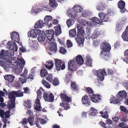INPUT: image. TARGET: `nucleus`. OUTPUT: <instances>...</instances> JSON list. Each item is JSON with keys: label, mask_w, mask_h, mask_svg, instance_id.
Instances as JSON below:
<instances>
[{"label": "nucleus", "mask_w": 128, "mask_h": 128, "mask_svg": "<svg viewBox=\"0 0 128 128\" xmlns=\"http://www.w3.org/2000/svg\"><path fill=\"white\" fill-rule=\"evenodd\" d=\"M68 70H70L72 73L74 71L76 70L79 67L78 64L73 60H70L68 63Z\"/></svg>", "instance_id": "f257e3e1"}, {"label": "nucleus", "mask_w": 128, "mask_h": 128, "mask_svg": "<svg viewBox=\"0 0 128 128\" xmlns=\"http://www.w3.org/2000/svg\"><path fill=\"white\" fill-rule=\"evenodd\" d=\"M96 75L98 78L101 81H102L104 79V76L106 75V73L105 70H99L96 72Z\"/></svg>", "instance_id": "f03ea898"}, {"label": "nucleus", "mask_w": 128, "mask_h": 128, "mask_svg": "<svg viewBox=\"0 0 128 128\" xmlns=\"http://www.w3.org/2000/svg\"><path fill=\"white\" fill-rule=\"evenodd\" d=\"M46 37L49 40L48 42L49 43L51 42L52 41H54L55 40L54 39V31L52 29H50L46 30Z\"/></svg>", "instance_id": "7ed1b4c3"}, {"label": "nucleus", "mask_w": 128, "mask_h": 128, "mask_svg": "<svg viewBox=\"0 0 128 128\" xmlns=\"http://www.w3.org/2000/svg\"><path fill=\"white\" fill-rule=\"evenodd\" d=\"M76 28L77 30L76 37L83 38L84 36L85 32L83 28L80 25H77Z\"/></svg>", "instance_id": "20e7f679"}, {"label": "nucleus", "mask_w": 128, "mask_h": 128, "mask_svg": "<svg viewBox=\"0 0 128 128\" xmlns=\"http://www.w3.org/2000/svg\"><path fill=\"white\" fill-rule=\"evenodd\" d=\"M54 42L55 41H52L50 43L51 44V45L50 46V51L48 52V54L50 55L55 53L57 50V44Z\"/></svg>", "instance_id": "39448f33"}, {"label": "nucleus", "mask_w": 128, "mask_h": 128, "mask_svg": "<svg viewBox=\"0 0 128 128\" xmlns=\"http://www.w3.org/2000/svg\"><path fill=\"white\" fill-rule=\"evenodd\" d=\"M62 102L68 103L72 102V100L70 97H68L66 94L61 93L60 95Z\"/></svg>", "instance_id": "423d86ee"}, {"label": "nucleus", "mask_w": 128, "mask_h": 128, "mask_svg": "<svg viewBox=\"0 0 128 128\" xmlns=\"http://www.w3.org/2000/svg\"><path fill=\"white\" fill-rule=\"evenodd\" d=\"M15 91L10 92L8 95L9 100L8 104H15L16 96Z\"/></svg>", "instance_id": "0eeeda50"}, {"label": "nucleus", "mask_w": 128, "mask_h": 128, "mask_svg": "<svg viewBox=\"0 0 128 128\" xmlns=\"http://www.w3.org/2000/svg\"><path fill=\"white\" fill-rule=\"evenodd\" d=\"M40 30L38 29H35L34 30H31L28 32V36L29 37L36 38L37 37V35L40 33Z\"/></svg>", "instance_id": "6e6552de"}, {"label": "nucleus", "mask_w": 128, "mask_h": 128, "mask_svg": "<svg viewBox=\"0 0 128 128\" xmlns=\"http://www.w3.org/2000/svg\"><path fill=\"white\" fill-rule=\"evenodd\" d=\"M43 98L45 101L53 102L54 100V96L53 94L50 93L49 94L46 92L44 94Z\"/></svg>", "instance_id": "1a4fd4ad"}, {"label": "nucleus", "mask_w": 128, "mask_h": 128, "mask_svg": "<svg viewBox=\"0 0 128 128\" xmlns=\"http://www.w3.org/2000/svg\"><path fill=\"white\" fill-rule=\"evenodd\" d=\"M125 2L122 0H120L118 3V7L120 9V12L122 13H124L126 10L125 7Z\"/></svg>", "instance_id": "9d476101"}, {"label": "nucleus", "mask_w": 128, "mask_h": 128, "mask_svg": "<svg viewBox=\"0 0 128 128\" xmlns=\"http://www.w3.org/2000/svg\"><path fill=\"white\" fill-rule=\"evenodd\" d=\"M101 48L102 50L101 53H102V51L106 52L109 51L111 49V47L110 44L107 42H103L102 43L101 46Z\"/></svg>", "instance_id": "9b49d317"}, {"label": "nucleus", "mask_w": 128, "mask_h": 128, "mask_svg": "<svg viewBox=\"0 0 128 128\" xmlns=\"http://www.w3.org/2000/svg\"><path fill=\"white\" fill-rule=\"evenodd\" d=\"M122 99L118 97L116 98L115 96H113L110 98V102L114 104H120L122 103Z\"/></svg>", "instance_id": "f8f14e48"}, {"label": "nucleus", "mask_w": 128, "mask_h": 128, "mask_svg": "<svg viewBox=\"0 0 128 128\" xmlns=\"http://www.w3.org/2000/svg\"><path fill=\"white\" fill-rule=\"evenodd\" d=\"M10 35H11V38L13 41L20 43L19 42L20 41V38L18 33L16 32H13Z\"/></svg>", "instance_id": "ddd939ff"}, {"label": "nucleus", "mask_w": 128, "mask_h": 128, "mask_svg": "<svg viewBox=\"0 0 128 128\" xmlns=\"http://www.w3.org/2000/svg\"><path fill=\"white\" fill-rule=\"evenodd\" d=\"M98 16L102 22H107L109 18V15L103 12H100Z\"/></svg>", "instance_id": "4468645a"}, {"label": "nucleus", "mask_w": 128, "mask_h": 128, "mask_svg": "<svg viewBox=\"0 0 128 128\" xmlns=\"http://www.w3.org/2000/svg\"><path fill=\"white\" fill-rule=\"evenodd\" d=\"M17 59L18 60V64H19L18 66L17 67V69H18V68H20L18 69L19 70V72H20L22 70L25 64V62L23 58H17Z\"/></svg>", "instance_id": "2eb2a0df"}, {"label": "nucleus", "mask_w": 128, "mask_h": 128, "mask_svg": "<svg viewBox=\"0 0 128 128\" xmlns=\"http://www.w3.org/2000/svg\"><path fill=\"white\" fill-rule=\"evenodd\" d=\"M52 17L50 16H45L44 19V23L45 24L48 25L49 26L52 25Z\"/></svg>", "instance_id": "dca6fc26"}, {"label": "nucleus", "mask_w": 128, "mask_h": 128, "mask_svg": "<svg viewBox=\"0 0 128 128\" xmlns=\"http://www.w3.org/2000/svg\"><path fill=\"white\" fill-rule=\"evenodd\" d=\"M73 60L76 62L80 66L84 62V60L82 56L80 54L78 55L75 58H74Z\"/></svg>", "instance_id": "f3484780"}, {"label": "nucleus", "mask_w": 128, "mask_h": 128, "mask_svg": "<svg viewBox=\"0 0 128 128\" xmlns=\"http://www.w3.org/2000/svg\"><path fill=\"white\" fill-rule=\"evenodd\" d=\"M100 95L99 94H93L90 99L92 102L95 103H98L101 100Z\"/></svg>", "instance_id": "a211bd4d"}, {"label": "nucleus", "mask_w": 128, "mask_h": 128, "mask_svg": "<svg viewBox=\"0 0 128 128\" xmlns=\"http://www.w3.org/2000/svg\"><path fill=\"white\" fill-rule=\"evenodd\" d=\"M38 36V40L39 42H41L44 41L46 37V34L44 32L42 31L40 32Z\"/></svg>", "instance_id": "6ab92c4d"}, {"label": "nucleus", "mask_w": 128, "mask_h": 128, "mask_svg": "<svg viewBox=\"0 0 128 128\" xmlns=\"http://www.w3.org/2000/svg\"><path fill=\"white\" fill-rule=\"evenodd\" d=\"M14 78V76L12 75H5L4 76V79L8 83H11L12 82Z\"/></svg>", "instance_id": "aec40b11"}, {"label": "nucleus", "mask_w": 128, "mask_h": 128, "mask_svg": "<svg viewBox=\"0 0 128 128\" xmlns=\"http://www.w3.org/2000/svg\"><path fill=\"white\" fill-rule=\"evenodd\" d=\"M44 24H45L44 22H43V20H40L36 23L34 27L36 28V29L41 28L44 26Z\"/></svg>", "instance_id": "412c9836"}, {"label": "nucleus", "mask_w": 128, "mask_h": 128, "mask_svg": "<svg viewBox=\"0 0 128 128\" xmlns=\"http://www.w3.org/2000/svg\"><path fill=\"white\" fill-rule=\"evenodd\" d=\"M122 37L124 40L128 41V26L126 27L125 31L123 33Z\"/></svg>", "instance_id": "4be33fe9"}, {"label": "nucleus", "mask_w": 128, "mask_h": 128, "mask_svg": "<svg viewBox=\"0 0 128 128\" xmlns=\"http://www.w3.org/2000/svg\"><path fill=\"white\" fill-rule=\"evenodd\" d=\"M62 63V61L59 59H56L55 60V65L56 70L58 71L60 70V65Z\"/></svg>", "instance_id": "5701e85b"}, {"label": "nucleus", "mask_w": 128, "mask_h": 128, "mask_svg": "<svg viewBox=\"0 0 128 128\" xmlns=\"http://www.w3.org/2000/svg\"><path fill=\"white\" fill-rule=\"evenodd\" d=\"M82 104H89L91 100L88 98V97L86 95L83 96L82 99Z\"/></svg>", "instance_id": "b1692460"}, {"label": "nucleus", "mask_w": 128, "mask_h": 128, "mask_svg": "<svg viewBox=\"0 0 128 128\" xmlns=\"http://www.w3.org/2000/svg\"><path fill=\"white\" fill-rule=\"evenodd\" d=\"M54 64V63L53 61L48 60L46 62L45 66L46 68L48 70H50L53 67Z\"/></svg>", "instance_id": "393cba45"}, {"label": "nucleus", "mask_w": 128, "mask_h": 128, "mask_svg": "<svg viewBox=\"0 0 128 128\" xmlns=\"http://www.w3.org/2000/svg\"><path fill=\"white\" fill-rule=\"evenodd\" d=\"M49 3L50 6L52 8H56L58 5L56 0H49Z\"/></svg>", "instance_id": "a878e982"}, {"label": "nucleus", "mask_w": 128, "mask_h": 128, "mask_svg": "<svg viewBox=\"0 0 128 128\" xmlns=\"http://www.w3.org/2000/svg\"><path fill=\"white\" fill-rule=\"evenodd\" d=\"M88 114L92 116H94L98 113L97 110L95 108H92L90 110Z\"/></svg>", "instance_id": "bb28decb"}, {"label": "nucleus", "mask_w": 128, "mask_h": 128, "mask_svg": "<svg viewBox=\"0 0 128 128\" xmlns=\"http://www.w3.org/2000/svg\"><path fill=\"white\" fill-rule=\"evenodd\" d=\"M82 38H80L79 37H77L76 38V41L79 46H82L83 44L84 40Z\"/></svg>", "instance_id": "cd10ccee"}, {"label": "nucleus", "mask_w": 128, "mask_h": 128, "mask_svg": "<svg viewBox=\"0 0 128 128\" xmlns=\"http://www.w3.org/2000/svg\"><path fill=\"white\" fill-rule=\"evenodd\" d=\"M118 95L122 99L123 98H125L127 95V93L124 90L119 91L118 93Z\"/></svg>", "instance_id": "c85d7f7f"}, {"label": "nucleus", "mask_w": 128, "mask_h": 128, "mask_svg": "<svg viewBox=\"0 0 128 128\" xmlns=\"http://www.w3.org/2000/svg\"><path fill=\"white\" fill-rule=\"evenodd\" d=\"M66 22L68 27H69L74 24V19L70 18L67 20Z\"/></svg>", "instance_id": "c756f323"}, {"label": "nucleus", "mask_w": 128, "mask_h": 128, "mask_svg": "<svg viewBox=\"0 0 128 128\" xmlns=\"http://www.w3.org/2000/svg\"><path fill=\"white\" fill-rule=\"evenodd\" d=\"M125 27L124 23H120L116 26V29L118 31H120Z\"/></svg>", "instance_id": "7c9ffc66"}, {"label": "nucleus", "mask_w": 128, "mask_h": 128, "mask_svg": "<svg viewBox=\"0 0 128 128\" xmlns=\"http://www.w3.org/2000/svg\"><path fill=\"white\" fill-rule=\"evenodd\" d=\"M91 20L93 22L98 24H100L102 22V21L101 20L95 17L92 18L91 19Z\"/></svg>", "instance_id": "2f4dec72"}, {"label": "nucleus", "mask_w": 128, "mask_h": 128, "mask_svg": "<svg viewBox=\"0 0 128 128\" xmlns=\"http://www.w3.org/2000/svg\"><path fill=\"white\" fill-rule=\"evenodd\" d=\"M40 74L41 76L44 78L48 74V71L45 69H42L40 70Z\"/></svg>", "instance_id": "473e14b6"}, {"label": "nucleus", "mask_w": 128, "mask_h": 128, "mask_svg": "<svg viewBox=\"0 0 128 128\" xmlns=\"http://www.w3.org/2000/svg\"><path fill=\"white\" fill-rule=\"evenodd\" d=\"M69 35L70 36L74 37L76 35V29L74 28L70 30L69 31Z\"/></svg>", "instance_id": "72a5a7b5"}, {"label": "nucleus", "mask_w": 128, "mask_h": 128, "mask_svg": "<svg viewBox=\"0 0 128 128\" xmlns=\"http://www.w3.org/2000/svg\"><path fill=\"white\" fill-rule=\"evenodd\" d=\"M18 47L15 42L12 43V45L9 47V49L11 50H13L14 51H16L17 50Z\"/></svg>", "instance_id": "f704fd0d"}, {"label": "nucleus", "mask_w": 128, "mask_h": 128, "mask_svg": "<svg viewBox=\"0 0 128 128\" xmlns=\"http://www.w3.org/2000/svg\"><path fill=\"white\" fill-rule=\"evenodd\" d=\"M105 8V6L102 3H100L97 7V9L98 10H103Z\"/></svg>", "instance_id": "c9c22d12"}, {"label": "nucleus", "mask_w": 128, "mask_h": 128, "mask_svg": "<svg viewBox=\"0 0 128 128\" xmlns=\"http://www.w3.org/2000/svg\"><path fill=\"white\" fill-rule=\"evenodd\" d=\"M16 97H22L23 96V92L20 90L15 91Z\"/></svg>", "instance_id": "e433bc0d"}, {"label": "nucleus", "mask_w": 128, "mask_h": 128, "mask_svg": "<svg viewBox=\"0 0 128 128\" xmlns=\"http://www.w3.org/2000/svg\"><path fill=\"white\" fill-rule=\"evenodd\" d=\"M55 33L56 36H58L61 33V30L60 26H58L56 28Z\"/></svg>", "instance_id": "4c0bfd02"}, {"label": "nucleus", "mask_w": 128, "mask_h": 128, "mask_svg": "<svg viewBox=\"0 0 128 128\" xmlns=\"http://www.w3.org/2000/svg\"><path fill=\"white\" fill-rule=\"evenodd\" d=\"M72 73L68 72L66 76V79L68 82H70L72 76Z\"/></svg>", "instance_id": "58836bf2"}, {"label": "nucleus", "mask_w": 128, "mask_h": 128, "mask_svg": "<svg viewBox=\"0 0 128 128\" xmlns=\"http://www.w3.org/2000/svg\"><path fill=\"white\" fill-rule=\"evenodd\" d=\"M82 15L83 16L86 18H88L91 16V14L89 12L84 11L82 13Z\"/></svg>", "instance_id": "ea45409f"}, {"label": "nucleus", "mask_w": 128, "mask_h": 128, "mask_svg": "<svg viewBox=\"0 0 128 128\" xmlns=\"http://www.w3.org/2000/svg\"><path fill=\"white\" fill-rule=\"evenodd\" d=\"M42 84L46 88H50V84L45 80H42Z\"/></svg>", "instance_id": "a19ab883"}, {"label": "nucleus", "mask_w": 128, "mask_h": 128, "mask_svg": "<svg viewBox=\"0 0 128 128\" xmlns=\"http://www.w3.org/2000/svg\"><path fill=\"white\" fill-rule=\"evenodd\" d=\"M80 23L82 25L85 26L87 25L90 26L92 25L91 22H87L84 20H82L80 22Z\"/></svg>", "instance_id": "79ce46f5"}, {"label": "nucleus", "mask_w": 128, "mask_h": 128, "mask_svg": "<svg viewBox=\"0 0 128 128\" xmlns=\"http://www.w3.org/2000/svg\"><path fill=\"white\" fill-rule=\"evenodd\" d=\"M99 34L98 32L97 31H94L91 36V38L92 39H94L97 38L99 36Z\"/></svg>", "instance_id": "37998d69"}, {"label": "nucleus", "mask_w": 128, "mask_h": 128, "mask_svg": "<svg viewBox=\"0 0 128 128\" xmlns=\"http://www.w3.org/2000/svg\"><path fill=\"white\" fill-rule=\"evenodd\" d=\"M50 83H52L54 86H56L59 84V82L57 78H55L52 80V82Z\"/></svg>", "instance_id": "c03bdc74"}, {"label": "nucleus", "mask_w": 128, "mask_h": 128, "mask_svg": "<svg viewBox=\"0 0 128 128\" xmlns=\"http://www.w3.org/2000/svg\"><path fill=\"white\" fill-rule=\"evenodd\" d=\"M53 79V77L51 74H48L46 78V80L50 83L52 82V80Z\"/></svg>", "instance_id": "a18cd8bd"}, {"label": "nucleus", "mask_w": 128, "mask_h": 128, "mask_svg": "<svg viewBox=\"0 0 128 128\" xmlns=\"http://www.w3.org/2000/svg\"><path fill=\"white\" fill-rule=\"evenodd\" d=\"M71 87L73 90H77L78 89V87L76 82H73L70 84Z\"/></svg>", "instance_id": "49530a36"}, {"label": "nucleus", "mask_w": 128, "mask_h": 128, "mask_svg": "<svg viewBox=\"0 0 128 128\" xmlns=\"http://www.w3.org/2000/svg\"><path fill=\"white\" fill-rule=\"evenodd\" d=\"M92 60L90 58L86 59V63L87 65L91 66L92 65Z\"/></svg>", "instance_id": "de8ad7c7"}, {"label": "nucleus", "mask_w": 128, "mask_h": 128, "mask_svg": "<svg viewBox=\"0 0 128 128\" xmlns=\"http://www.w3.org/2000/svg\"><path fill=\"white\" fill-rule=\"evenodd\" d=\"M14 51L11 50L8 51L6 52L7 56L9 57L13 56L14 54Z\"/></svg>", "instance_id": "09e8293b"}, {"label": "nucleus", "mask_w": 128, "mask_h": 128, "mask_svg": "<svg viewBox=\"0 0 128 128\" xmlns=\"http://www.w3.org/2000/svg\"><path fill=\"white\" fill-rule=\"evenodd\" d=\"M76 13L74 10L72 11L68 14V16L72 18H75L76 16Z\"/></svg>", "instance_id": "8fccbe9b"}, {"label": "nucleus", "mask_w": 128, "mask_h": 128, "mask_svg": "<svg viewBox=\"0 0 128 128\" xmlns=\"http://www.w3.org/2000/svg\"><path fill=\"white\" fill-rule=\"evenodd\" d=\"M120 111L128 114V110L124 106H120Z\"/></svg>", "instance_id": "3c124183"}, {"label": "nucleus", "mask_w": 128, "mask_h": 128, "mask_svg": "<svg viewBox=\"0 0 128 128\" xmlns=\"http://www.w3.org/2000/svg\"><path fill=\"white\" fill-rule=\"evenodd\" d=\"M34 118L32 117H29L28 119V120L31 126H32L34 124Z\"/></svg>", "instance_id": "603ef678"}, {"label": "nucleus", "mask_w": 128, "mask_h": 128, "mask_svg": "<svg viewBox=\"0 0 128 128\" xmlns=\"http://www.w3.org/2000/svg\"><path fill=\"white\" fill-rule=\"evenodd\" d=\"M118 126L119 127L122 128H128V126L127 125L124 123H120L118 124Z\"/></svg>", "instance_id": "864d4df0"}, {"label": "nucleus", "mask_w": 128, "mask_h": 128, "mask_svg": "<svg viewBox=\"0 0 128 128\" xmlns=\"http://www.w3.org/2000/svg\"><path fill=\"white\" fill-rule=\"evenodd\" d=\"M27 78L24 76H22L21 78H20V80L21 81V84H22L26 82Z\"/></svg>", "instance_id": "5fc2aeb1"}, {"label": "nucleus", "mask_w": 128, "mask_h": 128, "mask_svg": "<svg viewBox=\"0 0 128 128\" xmlns=\"http://www.w3.org/2000/svg\"><path fill=\"white\" fill-rule=\"evenodd\" d=\"M59 52L62 54H64L66 52V50L64 47H61L60 48Z\"/></svg>", "instance_id": "6e6d98bb"}, {"label": "nucleus", "mask_w": 128, "mask_h": 128, "mask_svg": "<svg viewBox=\"0 0 128 128\" xmlns=\"http://www.w3.org/2000/svg\"><path fill=\"white\" fill-rule=\"evenodd\" d=\"M0 58L2 59H4V57L6 56L4 54V50H2L0 51Z\"/></svg>", "instance_id": "4d7b16f0"}, {"label": "nucleus", "mask_w": 128, "mask_h": 128, "mask_svg": "<svg viewBox=\"0 0 128 128\" xmlns=\"http://www.w3.org/2000/svg\"><path fill=\"white\" fill-rule=\"evenodd\" d=\"M0 65L2 67H3L5 70H6L7 68L6 66L7 65V66H8V65H6L5 62H4L2 60H1L0 61Z\"/></svg>", "instance_id": "13d9d810"}, {"label": "nucleus", "mask_w": 128, "mask_h": 128, "mask_svg": "<svg viewBox=\"0 0 128 128\" xmlns=\"http://www.w3.org/2000/svg\"><path fill=\"white\" fill-rule=\"evenodd\" d=\"M86 91L88 93L90 94H93L94 93L90 87H88L86 88Z\"/></svg>", "instance_id": "bf43d9fd"}, {"label": "nucleus", "mask_w": 128, "mask_h": 128, "mask_svg": "<svg viewBox=\"0 0 128 128\" xmlns=\"http://www.w3.org/2000/svg\"><path fill=\"white\" fill-rule=\"evenodd\" d=\"M110 58V55L108 53H106V54H104L103 56L104 59L106 61L108 60Z\"/></svg>", "instance_id": "052dcab7"}, {"label": "nucleus", "mask_w": 128, "mask_h": 128, "mask_svg": "<svg viewBox=\"0 0 128 128\" xmlns=\"http://www.w3.org/2000/svg\"><path fill=\"white\" fill-rule=\"evenodd\" d=\"M39 118H37L35 121L34 122L33 125L36 124L37 127L39 128H41V126L39 124Z\"/></svg>", "instance_id": "680f3d73"}, {"label": "nucleus", "mask_w": 128, "mask_h": 128, "mask_svg": "<svg viewBox=\"0 0 128 128\" xmlns=\"http://www.w3.org/2000/svg\"><path fill=\"white\" fill-rule=\"evenodd\" d=\"M37 98H40L42 97V92L40 90H38L37 91Z\"/></svg>", "instance_id": "e2e57ef3"}, {"label": "nucleus", "mask_w": 128, "mask_h": 128, "mask_svg": "<svg viewBox=\"0 0 128 128\" xmlns=\"http://www.w3.org/2000/svg\"><path fill=\"white\" fill-rule=\"evenodd\" d=\"M102 117L104 118H108V112L106 111L105 112L102 114Z\"/></svg>", "instance_id": "0e129e2a"}, {"label": "nucleus", "mask_w": 128, "mask_h": 128, "mask_svg": "<svg viewBox=\"0 0 128 128\" xmlns=\"http://www.w3.org/2000/svg\"><path fill=\"white\" fill-rule=\"evenodd\" d=\"M3 60H4L7 62L8 63H12L11 60L9 58V57H8L7 56H6L5 57H4V59Z\"/></svg>", "instance_id": "69168bd1"}, {"label": "nucleus", "mask_w": 128, "mask_h": 128, "mask_svg": "<svg viewBox=\"0 0 128 128\" xmlns=\"http://www.w3.org/2000/svg\"><path fill=\"white\" fill-rule=\"evenodd\" d=\"M60 106L64 108V109L67 110L70 108L69 104H60Z\"/></svg>", "instance_id": "338daca9"}, {"label": "nucleus", "mask_w": 128, "mask_h": 128, "mask_svg": "<svg viewBox=\"0 0 128 128\" xmlns=\"http://www.w3.org/2000/svg\"><path fill=\"white\" fill-rule=\"evenodd\" d=\"M123 84L125 88L127 89H128V81L127 80L125 81L123 83Z\"/></svg>", "instance_id": "774afa93"}]
</instances>
